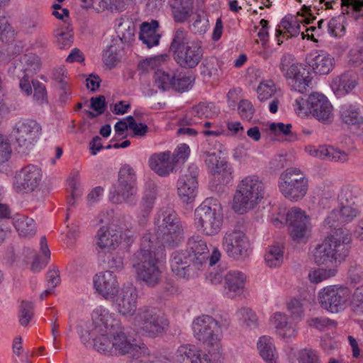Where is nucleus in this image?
I'll list each match as a JSON object with an SVG mask.
<instances>
[{"label": "nucleus", "mask_w": 363, "mask_h": 363, "mask_svg": "<svg viewBox=\"0 0 363 363\" xmlns=\"http://www.w3.org/2000/svg\"><path fill=\"white\" fill-rule=\"evenodd\" d=\"M351 242L349 230L335 228L313 250L314 262L318 265L341 263L348 256Z\"/></svg>", "instance_id": "obj_1"}, {"label": "nucleus", "mask_w": 363, "mask_h": 363, "mask_svg": "<svg viewBox=\"0 0 363 363\" xmlns=\"http://www.w3.org/2000/svg\"><path fill=\"white\" fill-rule=\"evenodd\" d=\"M149 234H144L141 238L140 250L135 253L133 267L135 270L136 278L148 286H155L161 279L162 271L156 257L155 248Z\"/></svg>", "instance_id": "obj_2"}, {"label": "nucleus", "mask_w": 363, "mask_h": 363, "mask_svg": "<svg viewBox=\"0 0 363 363\" xmlns=\"http://www.w3.org/2000/svg\"><path fill=\"white\" fill-rule=\"evenodd\" d=\"M264 184L258 176L244 177L237 186L233 199V209L240 214L254 209L264 199Z\"/></svg>", "instance_id": "obj_3"}, {"label": "nucleus", "mask_w": 363, "mask_h": 363, "mask_svg": "<svg viewBox=\"0 0 363 363\" xmlns=\"http://www.w3.org/2000/svg\"><path fill=\"white\" fill-rule=\"evenodd\" d=\"M223 221V208L216 198H206L194 211L195 227L206 235H217L221 230Z\"/></svg>", "instance_id": "obj_4"}, {"label": "nucleus", "mask_w": 363, "mask_h": 363, "mask_svg": "<svg viewBox=\"0 0 363 363\" xmlns=\"http://www.w3.org/2000/svg\"><path fill=\"white\" fill-rule=\"evenodd\" d=\"M151 238L152 247L160 246L176 247L184 240V227L180 218L173 211H167L162 214V220L157 225L154 234L146 233Z\"/></svg>", "instance_id": "obj_5"}, {"label": "nucleus", "mask_w": 363, "mask_h": 363, "mask_svg": "<svg viewBox=\"0 0 363 363\" xmlns=\"http://www.w3.org/2000/svg\"><path fill=\"white\" fill-rule=\"evenodd\" d=\"M176 62L183 68H194L201 62L203 49L200 41H187L186 33L182 30L176 31L170 45Z\"/></svg>", "instance_id": "obj_6"}, {"label": "nucleus", "mask_w": 363, "mask_h": 363, "mask_svg": "<svg viewBox=\"0 0 363 363\" xmlns=\"http://www.w3.org/2000/svg\"><path fill=\"white\" fill-rule=\"evenodd\" d=\"M91 317V321L82 323L77 328L81 341L84 345L89 343L90 338L96 335L115 330L119 325V320L116 318L115 313L103 306L95 308Z\"/></svg>", "instance_id": "obj_7"}, {"label": "nucleus", "mask_w": 363, "mask_h": 363, "mask_svg": "<svg viewBox=\"0 0 363 363\" xmlns=\"http://www.w3.org/2000/svg\"><path fill=\"white\" fill-rule=\"evenodd\" d=\"M132 323L138 333L150 337L162 334L169 325L164 314L159 308L148 306L138 308Z\"/></svg>", "instance_id": "obj_8"}, {"label": "nucleus", "mask_w": 363, "mask_h": 363, "mask_svg": "<svg viewBox=\"0 0 363 363\" xmlns=\"http://www.w3.org/2000/svg\"><path fill=\"white\" fill-rule=\"evenodd\" d=\"M291 318L286 314L277 312L270 318V323L275 329L277 335L285 342H291L298 335L296 323L303 316V305L299 300L293 299L287 305Z\"/></svg>", "instance_id": "obj_9"}, {"label": "nucleus", "mask_w": 363, "mask_h": 363, "mask_svg": "<svg viewBox=\"0 0 363 363\" xmlns=\"http://www.w3.org/2000/svg\"><path fill=\"white\" fill-rule=\"evenodd\" d=\"M194 337L206 345L209 353H219L221 350L220 333L222 325L208 315L195 318L192 322Z\"/></svg>", "instance_id": "obj_10"}, {"label": "nucleus", "mask_w": 363, "mask_h": 363, "mask_svg": "<svg viewBox=\"0 0 363 363\" xmlns=\"http://www.w3.org/2000/svg\"><path fill=\"white\" fill-rule=\"evenodd\" d=\"M309 182L306 174L300 169L289 167L279 176L278 187L282 195L291 201L296 202L307 194Z\"/></svg>", "instance_id": "obj_11"}, {"label": "nucleus", "mask_w": 363, "mask_h": 363, "mask_svg": "<svg viewBox=\"0 0 363 363\" xmlns=\"http://www.w3.org/2000/svg\"><path fill=\"white\" fill-rule=\"evenodd\" d=\"M136 176L134 169L129 165H124L119 171L118 183L110 191L109 198L112 203L123 202L135 206L137 202Z\"/></svg>", "instance_id": "obj_12"}, {"label": "nucleus", "mask_w": 363, "mask_h": 363, "mask_svg": "<svg viewBox=\"0 0 363 363\" xmlns=\"http://www.w3.org/2000/svg\"><path fill=\"white\" fill-rule=\"evenodd\" d=\"M134 240V235L130 230L122 231L112 226H101L95 236L96 249L101 252L115 250L121 245L128 247Z\"/></svg>", "instance_id": "obj_13"}, {"label": "nucleus", "mask_w": 363, "mask_h": 363, "mask_svg": "<svg viewBox=\"0 0 363 363\" xmlns=\"http://www.w3.org/2000/svg\"><path fill=\"white\" fill-rule=\"evenodd\" d=\"M342 13L330 19L327 23L330 36L341 38L346 33L347 17L358 20L363 11V0H341Z\"/></svg>", "instance_id": "obj_14"}, {"label": "nucleus", "mask_w": 363, "mask_h": 363, "mask_svg": "<svg viewBox=\"0 0 363 363\" xmlns=\"http://www.w3.org/2000/svg\"><path fill=\"white\" fill-rule=\"evenodd\" d=\"M350 297V289L340 284L325 286L318 294V300L320 306L331 313L343 311Z\"/></svg>", "instance_id": "obj_15"}, {"label": "nucleus", "mask_w": 363, "mask_h": 363, "mask_svg": "<svg viewBox=\"0 0 363 363\" xmlns=\"http://www.w3.org/2000/svg\"><path fill=\"white\" fill-rule=\"evenodd\" d=\"M42 179V169L29 164L16 171L12 178V189L18 194H29L40 187Z\"/></svg>", "instance_id": "obj_16"}, {"label": "nucleus", "mask_w": 363, "mask_h": 363, "mask_svg": "<svg viewBox=\"0 0 363 363\" xmlns=\"http://www.w3.org/2000/svg\"><path fill=\"white\" fill-rule=\"evenodd\" d=\"M42 127L35 120L21 118L12 128L11 135L18 147L24 150H30L40 139Z\"/></svg>", "instance_id": "obj_17"}, {"label": "nucleus", "mask_w": 363, "mask_h": 363, "mask_svg": "<svg viewBox=\"0 0 363 363\" xmlns=\"http://www.w3.org/2000/svg\"><path fill=\"white\" fill-rule=\"evenodd\" d=\"M280 69L292 89L299 93L307 91L311 78L301 63L291 62L290 56H283Z\"/></svg>", "instance_id": "obj_18"}, {"label": "nucleus", "mask_w": 363, "mask_h": 363, "mask_svg": "<svg viewBox=\"0 0 363 363\" xmlns=\"http://www.w3.org/2000/svg\"><path fill=\"white\" fill-rule=\"evenodd\" d=\"M223 247L230 257L237 260L248 257L252 251V245L245 233L236 228L225 233Z\"/></svg>", "instance_id": "obj_19"}, {"label": "nucleus", "mask_w": 363, "mask_h": 363, "mask_svg": "<svg viewBox=\"0 0 363 363\" xmlns=\"http://www.w3.org/2000/svg\"><path fill=\"white\" fill-rule=\"evenodd\" d=\"M130 340L123 332H114L113 335L112 353L124 355L130 354L134 359H141V362H152L153 357L144 344L137 345Z\"/></svg>", "instance_id": "obj_20"}, {"label": "nucleus", "mask_w": 363, "mask_h": 363, "mask_svg": "<svg viewBox=\"0 0 363 363\" xmlns=\"http://www.w3.org/2000/svg\"><path fill=\"white\" fill-rule=\"evenodd\" d=\"M287 218L292 240L298 242H306L311 229L310 217L301 208L292 207L287 211Z\"/></svg>", "instance_id": "obj_21"}, {"label": "nucleus", "mask_w": 363, "mask_h": 363, "mask_svg": "<svg viewBox=\"0 0 363 363\" xmlns=\"http://www.w3.org/2000/svg\"><path fill=\"white\" fill-rule=\"evenodd\" d=\"M138 291L133 284L123 285L114 298L116 311L123 316H132L137 312Z\"/></svg>", "instance_id": "obj_22"}, {"label": "nucleus", "mask_w": 363, "mask_h": 363, "mask_svg": "<svg viewBox=\"0 0 363 363\" xmlns=\"http://www.w3.org/2000/svg\"><path fill=\"white\" fill-rule=\"evenodd\" d=\"M171 270L176 276L189 279L197 274L201 269L200 266H195L191 256L184 251L172 252L169 259Z\"/></svg>", "instance_id": "obj_23"}, {"label": "nucleus", "mask_w": 363, "mask_h": 363, "mask_svg": "<svg viewBox=\"0 0 363 363\" xmlns=\"http://www.w3.org/2000/svg\"><path fill=\"white\" fill-rule=\"evenodd\" d=\"M94 288L104 298L113 301L118 293L117 276L110 270L100 272L93 277Z\"/></svg>", "instance_id": "obj_24"}, {"label": "nucleus", "mask_w": 363, "mask_h": 363, "mask_svg": "<svg viewBox=\"0 0 363 363\" xmlns=\"http://www.w3.org/2000/svg\"><path fill=\"white\" fill-rule=\"evenodd\" d=\"M198 169L196 166H190L187 172L182 174L177 181V192L182 202L191 203L198 193Z\"/></svg>", "instance_id": "obj_25"}, {"label": "nucleus", "mask_w": 363, "mask_h": 363, "mask_svg": "<svg viewBox=\"0 0 363 363\" xmlns=\"http://www.w3.org/2000/svg\"><path fill=\"white\" fill-rule=\"evenodd\" d=\"M314 19V17L301 16L300 18H296L285 16L281 21L276 30L277 43L281 45L284 40L296 37L301 32V24L303 27H305V24L311 23Z\"/></svg>", "instance_id": "obj_26"}, {"label": "nucleus", "mask_w": 363, "mask_h": 363, "mask_svg": "<svg viewBox=\"0 0 363 363\" xmlns=\"http://www.w3.org/2000/svg\"><path fill=\"white\" fill-rule=\"evenodd\" d=\"M205 163L215 179L222 184H228L233 177V169L230 164L224 160H220L216 152H206Z\"/></svg>", "instance_id": "obj_27"}, {"label": "nucleus", "mask_w": 363, "mask_h": 363, "mask_svg": "<svg viewBox=\"0 0 363 363\" xmlns=\"http://www.w3.org/2000/svg\"><path fill=\"white\" fill-rule=\"evenodd\" d=\"M247 276L239 270H230L224 277L223 295L233 299L241 296L245 290Z\"/></svg>", "instance_id": "obj_28"}, {"label": "nucleus", "mask_w": 363, "mask_h": 363, "mask_svg": "<svg viewBox=\"0 0 363 363\" xmlns=\"http://www.w3.org/2000/svg\"><path fill=\"white\" fill-rule=\"evenodd\" d=\"M311 115L323 123H330L333 118V108L328 98L322 94L313 93L309 96Z\"/></svg>", "instance_id": "obj_29"}, {"label": "nucleus", "mask_w": 363, "mask_h": 363, "mask_svg": "<svg viewBox=\"0 0 363 363\" xmlns=\"http://www.w3.org/2000/svg\"><path fill=\"white\" fill-rule=\"evenodd\" d=\"M148 164L151 170L160 177H166L174 172L176 167L169 150L154 153L149 157Z\"/></svg>", "instance_id": "obj_30"}, {"label": "nucleus", "mask_w": 363, "mask_h": 363, "mask_svg": "<svg viewBox=\"0 0 363 363\" xmlns=\"http://www.w3.org/2000/svg\"><path fill=\"white\" fill-rule=\"evenodd\" d=\"M184 252L191 256L195 266H200L202 268L207 264L209 250L206 241L201 236L193 235L189 238Z\"/></svg>", "instance_id": "obj_31"}, {"label": "nucleus", "mask_w": 363, "mask_h": 363, "mask_svg": "<svg viewBox=\"0 0 363 363\" xmlns=\"http://www.w3.org/2000/svg\"><path fill=\"white\" fill-rule=\"evenodd\" d=\"M174 359L177 363H210V359L206 354L192 344L180 345L174 354Z\"/></svg>", "instance_id": "obj_32"}, {"label": "nucleus", "mask_w": 363, "mask_h": 363, "mask_svg": "<svg viewBox=\"0 0 363 363\" xmlns=\"http://www.w3.org/2000/svg\"><path fill=\"white\" fill-rule=\"evenodd\" d=\"M40 63L38 56L33 54H26L16 61L9 71L15 77L33 76L40 69Z\"/></svg>", "instance_id": "obj_33"}, {"label": "nucleus", "mask_w": 363, "mask_h": 363, "mask_svg": "<svg viewBox=\"0 0 363 363\" xmlns=\"http://www.w3.org/2000/svg\"><path fill=\"white\" fill-rule=\"evenodd\" d=\"M308 66L313 69L315 74L319 75H327L334 69L335 58L328 52L311 54L306 58Z\"/></svg>", "instance_id": "obj_34"}, {"label": "nucleus", "mask_w": 363, "mask_h": 363, "mask_svg": "<svg viewBox=\"0 0 363 363\" xmlns=\"http://www.w3.org/2000/svg\"><path fill=\"white\" fill-rule=\"evenodd\" d=\"M257 347L259 354L266 363H279V354L272 337L261 336L257 342Z\"/></svg>", "instance_id": "obj_35"}, {"label": "nucleus", "mask_w": 363, "mask_h": 363, "mask_svg": "<svg viewBox=\"0 0 363 363\" xmlns=\"http://www.w3.org/2000/svg\"><path fill=\"white\" fill-rule=\"evenodd\" d=\"M357 84L356 75L346 72L334 77L331 82V88L337 94L345 95L354 89Z\"/></svg>", "instance_id": "obj_36"}, {"label": "nucleus", "mask_w": 363, "mask_h": 363, "mask_svg": "<svg viewBox=\"0 0 363 363\" xmlns=\"http://www.w3.org/2000/svg\"><path fill=\"white\" fill-rule=\"evenodd\" d=\"M159 23L155 20L144 22L140 26L139 38L148 48L159 44L160 35L157 33Z\"/></svg>", "instance_id": "obj_37"}, {"label": "nucleus", "mask_w": 363, "mask_h": 363, "mask_svg": "<svg viewBox=\"0 0 363 363\" xmlns=\"http://www.w3.org/2000/svg\"><path fill=\"white\" fill-rule=\"evenodd\" d=\"M156 194L155 187L145 191L140 203L139 211L137 216L140 224L144 225L147 221L150 213L155 204Z\"/></svg>", "instance_id": "obj_38"}, {"label": "nucleus", "mask_w": 363, "mask_h": 363, "mask_svg": "<svg viewBox=\"0 0 363 363\" xmlns=\"http://www.w3.org/2000/svg\"><path fill=\"white\" fill-rule=\"evenodd\" d=\"M340 118L347 125H356L362 123V117L356 104L345 103L339 107Z\"/></svg>", "instance_id": "obj_39"}, {"label": "nucleus", "mask_w": 363, "mask_h": 363, "mask_svg": "<svg viewBox=\"0 0 363 363\" xmlns=\"http://www.w3.org/2000/svg\"><path fill=\"white\" fill-rule=\"evenodd\" d=\"M13 225L21 237H30L35 234L34 220L25 215H16L13 218Z\"/></svg>", "instance_id": "obj_40"}, {"label": "nucleus", "mask_w": 363, "mask_h": 363, "mask_svg": "<svg viewBox=\"0 0 363 363\" xmlns=\"http://www.w3.org/2000/svg\"><path fill=\"white\" fill-rule=\"evenodd\" d=\"M135 25L127 18H121L117 20L116 31L121 41L129 44L135 40Z\"/></svg>", "instance_id": "obj_41"}, {"label": "nucleus", "mask_w": 363, "mask_h": 363, "mask_svg": "<svg viewBox=\"0 0 363 363\" xmlns=\"http://www.w3.org/2000/svg\"><path fill=\"white\" fill-rule=\"evenodd\" d=\"M115 330H110L91 337L90 341H94V348L101 353H112L113 335Z\"/></svg>", "instance_id": "obj_42"}, {"label": "nucleus", "mask_w": 363, "mask_h": 363, "mask_svg": "<svg viewBox=\"0 0 363 363\" xmlns=\"http://www.w3.org/2000/svg\"><path fill=\"white\" fill-rule=\"evenodd\" d=\"M191 115L199 118H213L218 115L219 108L211 102L201 101L194 106L191 111Z\"/></svg>", "instance_id": "obj_43"}, {"label": "nucleus", "mask_w": 363, "mask_h": 363, "mask_svg": "<svg viewBox=\"0 0 363 363\" xmlns=\"http://www.w3.org/2000/svg\"><path fill=\"white\" fill-rule=\"evenodd\" d=\"M337 269L333 268H316L312 269L308 272V279L311 283L319 284L336 276Z\"/></svg>", "instance_id": "obj_44"}, {"label": "nucleus", "mask_w": 363, "mask_h": 363, "mask_svg": "<svg viewBox=\"0 0 363 363\" xmlns=\"http://www.w3.org/2000/svg\"><path fill=\"white\" fill-rule=\"evenodd\" d=\"M194 82V78L191 74L180 72L173 75L172 88L179 92L187 91L192 88Z\"/></svg>", "instance_id": "obj_45"}, {"label": "nucleus", "mask_w": 363, "mask_h": 363, "mask_svg": "<svg viewBox=\"0 0 363 363\" xmlns=\"http://www.w3.org/2000/svg\"><path fill=\"white\" fill-rule=\"evenodd\" d=\"M40 245L41 252L45 255V257L40 260L39 256H37L33 261L30 269L35 273L40 272L44 267H45L50 257V251L48 248L47 240L45 236L40 238Z\"/></svg>", "instance_id": "obj_46"}, {"label": "nucleus", "mask_w": 363, "mask_h": 363, "mask_svg": "<svg viewBox=\"0 0 363 363\" xmlns=\"http://www.w3.org/2000/svg\"><path fill=\"white\" fill-rule=\"evenodd\" d=\"M275 84L272 80L262 81L257 88V99L261 102H264L271 99L276 93Z\"/></svg>", "instance_id": "obj_47"}, {"label": "nucleus", "mask_w": 363, "mask_h": 363, "mask_svg": "<svg viewBox=\"0 0 363 363\" xmlns=\"http://www.w3.org/2000/svg\"><path fill=\"white\" fill-rule=\"evenodd\" d=\"M283 251L279 246H269L266 251L264 259L270 267L279 266L283 262Z\"/></svg>", "instance_id": "obj_48"}, {"label": "nucleus", "mask_w": 363, "mask_h": 363, "mask_svg": "<svg viewBox=\"0 0 363 363\" xmlns=\"http://www.w3.org/2000/svg\"><path fill=\"white\" fill-rule=\"evenodd\" d=\"M121 48L116 44H112L104 51L102 58L104 64L109 68L113 67L119 60Z\"/></svg>", "instance_id": "obj_49"}, {"label": "nucleus", "mask_w": 363, "mask_h": 363, "mask_svg": "<svg viewBox=\"0 0 363 363\" xmlns=\"http://www.w3.org/2000/svg\"><path fill=\"white\" fill-rule=\"evenodd\" d=\"M172 78L168 72L157 69L154 74V84L159 89L166 91L172 86Z\"/></svg>", "instance_id": "obj_50"}, {"label": "nucleus", "mask_w": 363, "mask_h": 363, "mask_svg": "<svg viewBox=\"0 0 363 363\" xmlns=\"http://www.w3.org/2000/svg\"><path fill=\"white\" fill-rule=\"evenodd\" d=\"M325 152V160L333 162L345 163L349 160V154L344 150L333 146L327 145Z\"/></svg>", "instance_id": "obj_51"}, {"label": "nucleus", "mask_w": 363, "mask_h": 363, "mask_svg": "<svg viewBox=\"0 0 363 363\" xmlns=\"http://www.w3.org/2000/svg\"><path fill=\"white\" fill-rule=\"evenodd\" d=\"M348 65L359 67L363 63V45L355 44L347 54Z\"/></svg>", "instance_id": "obj_52"}, {"label": "nucleus", "mask_w": 363, "mask_h": 363, "mask_svg": "<svg viewBox=\"0 0 363 363\" xmlns=\"http://www.w3.org/2000/svg\"><path fill=\"white\" fill-rule=\"evenodd\" d=\"M15 37V31L5 16H0V40L9 43Z\"/></svg>", "instance_id": "obj_53"}, {"label": "nucleus", "mask_w": 363, "mask_h": 363, "mask_svg": "<svg viewBox=\"0 0 363 363\" xmlns=\"http://www.w3.org/2000/svg\"><path fill=\"white\" fill-rule=\"evenodd\" d=\"M236 315L239 320L247 327L256 328L257 326V317L250 308H242L237 311Z\"/></svg>", "instance_id": "obj_54"}, {"label": "nucleus", "mask_w": 363, "mask_h": 363, "mask_svg": "<svg viewBox=\"0 0 363 363\" xmlns=\"http://www.w3.org/2000/svg\"><path fill=\"white\" fill-rule=\"evenodd\" d=\"M33 316V304L30 301H23L20 306L19 322L23 326H26Z\"/></svg>", "instance_id": "obj_55"}, {"label": "nucleus", "mask_w": 363, "mask_h": 363, "mask_svg": "<svg viewBox=\"0 0 363 363\" xmlns=\"http://www.w3.org/2000/svg\"><path fill=\"white\" fill-rule=\"evenodd\" d=\"M190 152V147L188 145L185 143L178 145L172 154V159L175 165L184 164L189 158Z\"/></svg>", "instance_id": "obj_56"}, {"label": "nucleus", "mask_w": 363, "mask_h": 363, "mask_svg": "<svg viewBox=\"0 0 363 363\" xmlns=\"http://www.w3.org/2000/svg\"><path fill=\"white\" fill-rule=\"evenodd\" d=\"M308 101L309 96L307 99H304L301 96L295 99L293 104L294 110L298 116L305 117L309 113L311 114V105Z\"/></svg>", "instance_id": "obj_57"}, {"label": "nucleus", "mask_w": 363, "mask_h": 363, "mask_svg": "<svg viewBox=\"0 0 363 363\" xmlns=\"http://www.w3.org/2000/svg\"><path fill=\"white\" fill-rule=\"evenodd\" d=\"M351 306L354 313H363V285L355 289L352 296Z\"/></svg>", "instance_id": "obj_58"}, {"label": "nucleus", "mask_w": 363, "mask_h": 363, "mask_svg": "<svg viewBox=\"0 0 363 363\" xmlns=\"http://www.w3.org/2000/svg\"><path fill=\"white\" fill-rule=\"evenodd\" d=\"M32 85L34 90V101L39 104L47 103V91L45 86L38 80H32Z\"/></svg>", "instance_id": "obj_59"}, {"label": "nucleus", "mask_w": 363, "mask_h": 363, "mask_svg": "<svg viewBox=\"0 0 363 363\" xmlns=\"http://www.w3.org/2000/svg\"><path fill=\"white\" fill-rule=\"evenodd\" d=\"M55 38L56 43L60 49L69 48L72 43V34L70 31L57 30L55 31Z\"/></svg>", "instance_id": "obj_60"}, {"label": "nucleus", "mask_w": 363, "mask_h": 363, "mask_svg": "<svg viewBox=\"0 0 363 363\" xmlns=\"http://www.w3.org/2000/svg\"><path fill=\"white\" fill-rule=\"evenodd\" d=\"M298 362V363H320L317 351L311 348H305L299 352Z\"/></svg>", "instance_id": "obj_61"}, {"label": "nucleus", "mask_w": 363, "mask_h": 363, "mask_svg": "<svg viewBox=\"0 0 363 363\" xmlns=\"http://www.w3.org/2000/svg\"><path fill=\"white\" fill-rule=\"evenodd\" d=\"M238 113L243 120L250 121L255 113V108L252 103L247 100L242 99L240 101L238 106Z\"/></svg>", "instance_id": "obj_62"}, {"label": "nucleus", "mask_w": 363, "mask_h": 363, "mask_svg": "<svg viewBox=\"0 0 363 363\" xmlns=\"http://www.w3.org/2000/svg\"><path fill=\"white\" fill-rule=\"evenodd\" d=\"M126 121L129 122V128L133 131L135 136L144 137L147 133V125L143 123H136L133 116H127Z\"/></svg>", "instance_id": "obj_63"}, {"label": "nucleus", "mask_w": 363, "mask_h": 363, "mask_svg": "<svg viewBox=\"0 0 363 363\" xmlns=\"http://www.w3.org/2000/svg\"><path fill=\"white\" fill-rule=\"evenodd\" d=\"M338 211L344 223L351 222L359 214L357 208L350 205L341 204Z\"/></svg>", "instance_id": "obj_64"}]
</instances>
